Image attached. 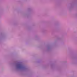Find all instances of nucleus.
<instances>
[{"instance_id": "obj_1", "label": "nucleus", "mask_w": 77, "mask_h": 77, "mask_svg": "<svg viewBox=\"0 0 77 77\" xmlns=\"http://www.w3.org/2000/svg\"><path fill=\"white\" fill-rule=\"evenodd\" d=\"M15 68L17 69H20L22 71H26L27 69L26 67L23 65L21 62H18L16 63Z\"/></svg>"}]
</instances>
